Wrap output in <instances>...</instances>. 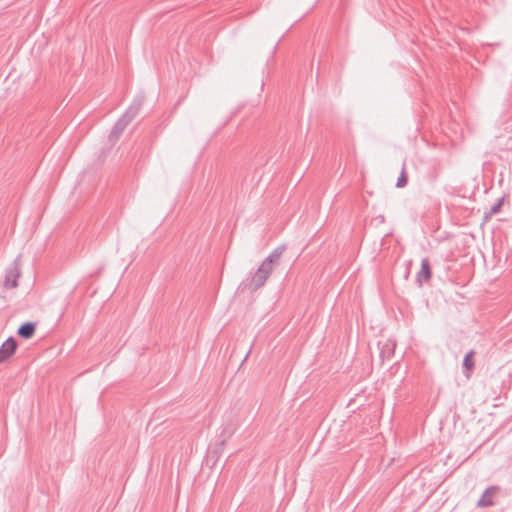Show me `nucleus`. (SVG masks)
<instances>
[{"instance_id":"1","label":"nucleus","mask_w":512,"mask_h":512,"mask_svg":"<svg viewBox=\"0 0 512 512\" xmlns=\"http://www.w3.org/2000/svg\"><path fill=\"white\" fill-rule=\"evenodd\" d=\"M278 257L276 255H270L266 258L252 278V284L255 288L262 286L270 276L274 269V265L277 262Z\"/></svg>"},{"instance_id":"2","label":"nucleus","mask_w":512,"mask_h":512,"mask_svg":"<svg viewBox=\"0 0 512 512\" xmlns=\"http://www.w3.org/2000/svg\"><path fill=\"white\" fill-rule=\"evenodd\" d=\"M21 271L18 266H14L7 270L4 280L5 288L12 289L18 285V279L20 278Z\"/></svg>"},{"instance_id":"3","label":"nucleus","mask_w":512,"mask_h":512,"mask_svg":"<svg viewBox=\"0 0 512 512\" xmlns=\"http://www.w3.org/2000/svg\"><path fill=\"white\" fill-rule=\"evenodd\" d=\"M17 348V343L13 338L7 339L0 348V363L10 358Z\"/></svg>"},{"instance_id":"4","label":"nucleus","mask_w":512,"mask_h":512,"mask_svg":"<svg viewBox=\"0 0 512 512\" xmlns=\"http://www.w3.org/2000/svg\"><path fill=\"white\" fill-rule=\"evenodd\" d=\"M431 279V268L429 261L427 259H423L421 262L420 271L417 273V281L420 285L424 282H428Z\"/></svg>"},{"instance_id":"5","label":"nucleus","mask_w":512,"mask_h":512,"mask_svg":"<svg viewBox=\"0 0 512 512\" xmlns=\"http://www.w3.org/2000/svg\"><path fill=\"white\" fill-rule=\"evenodd\" d=\"M497 494V488L490 487L481 496V498L478 501V506L480 507H487L491 506L494 503V498Z\"/></svg>"},{"instance_id":"6","label":"nucleus","mask_w":512,"mask_h":512,"mask_svg":"<svg viewBox=\"0 0 512 512\" xmlns=\"http://www.w3.org/2000/svg\"><path fill=\"white\" fill-rule=\"evenodd\" d=\"M34 332H35V325L32 323H25V324L21 325L20 328L18 329V334L25 339L31 338L33 336Z\"/></svg>"},{"instance_id":"7","label":"nucleus","mask_w":512,"mask_h":512,"mask_svg":"<svg viewBox=\"0 0 512 512\" xmlns=\"http://www.w3.org/2000/svg\"><path fill=\"white\" fill-rule=\"evenodd\" d=\"M474 353L469 352L464 358V366L468 371H471L474 367Z\"/></svg>"},{"instance_id":"8","label":"nucleus","mask_w":512,"mask_h":512,"mask_svg":"<svg viewBox=\"0 0 512 512\" xmlns=\"http://www.w3.org/2000/svg\"><path fill=\"white\" fill-rule=\"evenodd\" d=\"M406 181H407V180H406V176H405V174H403V175L401 176V178L399 179V181H398V184H397V185H398V187H402V186H404V185H405V183H406Z\"/></svg>"},{"instance_id":"9","label":"nucleus","mask_w":512,"mask_h":512,"mask_svg":"<svg viewBox=\"0 0 512 512\" xmlns=\"http://www.w3.org/2000/svg\"><path fill=\"white\" fill-rule=\"evenodd\" d=\"M502 202H503V200H500V202L498 203L497 207H496L495 209H493V212H497V211H498V209H499V208L501 207V205H502Z\"/></svg>"}]
</instances>
